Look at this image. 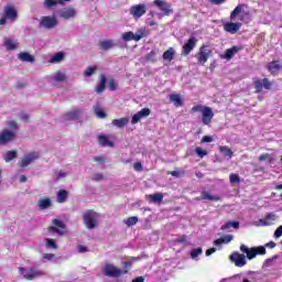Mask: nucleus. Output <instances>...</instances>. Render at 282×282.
Instances as JSON below:
<instances>
[{
	"label": "nucleus",
	"mask_w": 282,
	"mask_h": 282,
	"mask_svg": "<svg viewBox=\"0 0 282 282\" xmlns=\"http://www.w3.org/2000/svg\"><path fill=\"white\" fill-rule=\"evenodd\" d=\"M83 221L88 230H94L100 221V214L94 212V209H88L83 214Z\"/></svg>",
	"instance_id": "obj_1"
},
{
	"label": "nucleus",
	"mask_w": 282,
	"mask_h": 282,
	"mask_svg": "<svg viewBox=\"0 0 282 282\" xmlns=\"http://www.w3.org/2000/svg\"><path fill=\"white\" fill-rule=\"evenodd\" d=\"M19 272L26 281H34L39 276H45V272L35 267L20 268Z\"/></svg>",
	"instance_id": "obj_2"
},
{
	"label": "nucleus",
	"mask_w": 282,
	"mask_h": 282,
	"mask_svg": "<svg viewBox=\"0 0 282 282\" xmlns=\"http://www.w3.org/2000/svg\"><path fill=\"white\" fill-rule=\"evenodd\" d=\"M101 272L105 276H109L110 279H118V276H122V274H127V271L118 269L116 265L106 262L101 269Z\"/></svg>",
	"instance_id": "obj_3"
},
{
	"label": "nucleus",
	"mask_w": 282,
	"mask_h": 282,
	"mask_svg": "<svg viewBox=\"0 0 282 282\" xmlns=\"http://www.w3.org/2000/svg\"><path fill=\"white\" fill-rule=\"evenodd\" d=\"M240 252H243V254H247V259H249L250 261L254 259L258 254H265V247L260 246V247L248 248L246 245H241Z\"/></svg>",
	"instance_id": "obj_4"
},
{
	"label": "nucleus",
	"mask_w": 282,
	"mask_h": 282,
	"mask_svg": "<svg viewBox=\"0 0 282 282\" xmlns=\"http://www.w3.org/2000/svg\"><path fill=\"white\" fill-rule=\"evenodd\" d=\"M279 221V215L275 213H268L263 218H260L258 221L253 223V226L257 227H267L274 226Z\"/></svg>",
	"instance_id": "obj_5"
},
{
	"label": "nucleus",
	"mask_w": 282,
	"mask_h": 282,
	"mask_svg": "<svg viewBox=\"0 0 282 282\" xmlns=\"http://www.w3.org/2000/svg\"><path fill=\"white\" fill-rule=\"evenodd\" d=\"M250 15V9H248L247 4H238L230 14L231 21H235L237 17L239 21H245L246 17Z\"/></svg>",
	"instance_id": "obj_6"
},
{
	"label": "nucleus",
	"mask_w": 282,
	"mask_h": 282,
	"mask_svg": "<svg viewBox=\"0 0 282 282\" xmlns=\"http://www.w3.org/2000/svg\"><path fill=\"white\" fill-rule=\"evenodd\" d=\"M58 25V19L55 15H44L40 19V28L44 30H54Z\"/></svg>",
	"instance_id": "obj_7"
},
{
	"label": "nucleus",
	"mask_w": 282,
	"mask_h": 282,
	"mask_svg": "<svg viewBox=\"0 0 282 282\" xmlns=\"http://www.w3.org/2000/svg\"><path fill=\"white\" fill-rule=\"evenodd\" d=\"M14 140H17V131L4 129L0 132V147H6L10 142H14Z\"/></svg>",
	"instance_id": "obj_8"
},
{
	"label": "nucleus",
	"mask_w": 282,
	"mask_h": 282,
	"mask_svg": "<svg viewBox=\"0 0 282 282\" xmlns=\"http://www.w3.org/2000/svg\"><path fill=\"white\" fill-rule=\"evenodd\" d=\"M57 14L59 19H63L64 21H69L72 19H76V14H78V11L76 9L68 7L63 8L57 11Z\"/></svg>",
	"instance_id": "obj_9"
},
{
	"label": "nucleus",
	"mask_w": 282,
	"mask_h": 282,
	"mask_svg": "<svg viewBox=\"0 0 282 282\" xmlns=\"http://www.w3.org/2000/svg\"><path fill=\"white\" fill-rule=\"evenodd\" d=\"M196 58L198 65H206L208 58H210V50L206 48V46H202L196 55Z\"/></svg>",
	"instance_id": "obj_10"
},
{
	"label": "nucleus",
	"mask_w": 282,
	"mask_h": 282,
	"mask_svg": "<svg viewBox=\"0 0 282 282\" xmlns=\"http://www.w3.org/2000/svg\"><path fill=\"white\" fill-rule=\"evenodd\" d=\"M130 14L133 19H140L147 14V4H135L130 8Z\"/></svg>",
	"instance_id": "obj_11"
},
{
	"label": "nucleus",
	"mask_w": 282,
	"mask_h": 282,
	"mask_svg": "<svg viewBox=\"0 0 282 282\" xmlns=\"http://www.w3.org/2000/svg\"><path fill=\"white\" fill-rule=\"evenodd\" d=\"M230 261H232V263H235L237 268H243V265L248 263V261L246 260V256L239 252H234L230 256Z\"/></svg>",
	"instance_id": "obj_12"
},
{
	"label": "nucleus",
	"mask_w": 282,
	"mask_h": 282,
	"mask_svg": "<svg viewBox=\"0 0 282 282\" xmlns=\"http://www.w3.org/2000/svg\"><path fill=\"white\" fill-rule=\"evenodd\" d=\"M35 160H39V153L31 152L29 154H25L23 159L20 161V166L22 169H25V166H30L32 162H35Z\"/></svg>",
	"instance_id": "obj_13"
},
{
	"label": "nucleus",
	"mask_w": 282,
	"mask_h": 282,
	"mask_svg": "<svg viewBox=\"0 0 282 282\" xmlns=\"http://www.w3.org/2000/svg\"><path fill=\"white\" fill-rule=\"evenodd\" d=\"M153 4L156 6V8H159V10H161V12H164V14H166V17H169V14H171V12H173V10L171 9V4H169V2H166V0H154Z\"/></svg>",
	"instance_id": "obj_14"
},
{
	"label": "nucleus",
	"mask_w": 282,
	"mask_h": 282,
	"mask_svg": "<svg viewBox=\"0 0 282 282\" xmlns=\"http://www.w3.org/2000/svg\"><path fill=\"white\" fill-rule=\"evenodd\" d=\"M4 17L9 21H17V19H19V12H17L13 6H7L4 7Z\"/></svg>",
	"instance_id": "obj_15"
},
{
	"label": "nucleus",
	"mask_w": 282,
	"mask_h": 282,
	"mask_svg": "<svg viewBox=\"0 0 282 282\" xmlns=\"http://www.w3.org/2000/svg\"><path fill=\"white\" fill-rule=\"evenodd\" d=\"M213 118H215V113L213 112V108L206 107L202 113V122L203 124H210L213 122Z\"/></svg>",
	"instance_id": "obj_16"
},
{
	"label": "nucleus",
	"mask_w": 282,
	"mask_h": 282,
	"mask_svg": "<svg viewBox=\"0 0 282 282\" xmlns=\"http://www.w3.org/2000/svg\"><path fill=\"white\" fill-rule=\"evenodd\" d=\"M149 116H151V110L149 108H143L139 112L133 115L131 123L138 124V122H140L141 118H149Z\"/></svg>",
	"instance_id": "obj_17"
},
{
	"label": "nucleus",
	"mask_w": 282,
	"mask_h": 282,
	"mask_svg": "<svg viewBox=\"0 0 282 282\" xmlns=\"http://www.w3.org/2000/svg\"><path fill=\"white\" fill-rule=\"evenodd\" d=\"M195 45H197V39L192 36L187 41V43L184 44L183 46V54L184 56H188L193 50H195Z\"/></svg>",
	"instance_id": "obj_18"
},
{
	"label": "nucleus",
	"mask_w": 282,
	"mask_h": 282,
	"mask_svg": "<svg viewBox=\"0 0 282 282\" xmlns=\"http://www.w3.org/2000/svg\"><path fill=\"white\" fill-rule=\"evenodd\" d=\"M83 115V109L80 108H73L70 111L66 112L64 118L65 120H78Z\"/></svg>",
	"instance_id": "obj_19"
},
{
	"label": "nucleus",
	"mask_w": 282,
	"mask_h": 282,
	"mask_svg": "<svg viewBox=\"0 0 282 282\" xmlns=\"http://www.w3.org/2000/svg\"><path fill=\"white\" fill-rule=\"evenodd\" d=\"M122 41H126V43H129V41H140L142 39V33L138 34V33H133L131 31L129 32H124L121 35Z\"/></svg>",
	"instance_id": "obj_20"
},
{
	"label": "nucleus",
	"mask_w": 282,
	"mask_h": 282,
	"mask_svg": "<svg viewBox=\"0 0 282 282\" xmlns=\"http://www.w3.org/2000/svg\"><path fill=\"white\" fill-rule=\"evenodd\" d=\"M224 30L229 32V34H237L238 30H241V23L228 22L224 25Z\"/></svg>",
	"instance_id": "obj_21"
},
{
	"label": "nucleus",
	"mask_w": 282,
	"mask_h": 282,
	"mask_svg": "<svg viewBox=\"0 0 282 282\" xmlns=\"http://www.w3.org/2000/svg\"><path fill=\"white\" fill-rule=\"evenodd\" d=\"M242 47L241 46H232L231 48H227L221 56V58H226L227 61H230L235 54H238V52H241Z\"/></svg>",
	"instance_id": "obj_22"
},
{
	"label": "nucleus",
	"mask_w": 282,
	"mask_h": 282,
	"mask_svg": "<svg viewBox=\"0 0 282 282\" xmlns=\"http://www.w3.org/2000/svg\"><path fill=\"white\" fill-rule=\"evenodd\" d=\"M37 206L41 210H47V208H51L52 207V199L50 198H41L39 202H37Z\"/></svg>",
	"instance_id": "obj_23"
},
{
	"label": "nucleus",
	"mask_w": 282,
	"mask_h": 282,
	"mask_svg": "<svg viewBox=\"0 0 282 282\" xmlns=\"http://www.w3.org/2000/svg\"><path fill=\"white\" fill-rule=\"evenodd\" d=\"M62 61H65V53L58 52L50 58L48 63L56 65V63H62Z\"/></svg>",
	"instance_id": "obj_24"
},
{
	"label": "nucleus",
	"mask_w": 282,
	"mask_h": 282,
	"mask_svg": "<svg viewBox=\"0 0 282 282\" xmlns=\"http://www.w3.org/2000/svg\"><path fill=\"white\" fill-rule=\"evenodd\" d=\"M4 46L8 51H14L19 47V43L12 39H4Z\"/></svg>",
	"instance_id": "obj_25"
},
{
	"label": "nucleus",
	"mask_w": 282,
	"mask_h": 282,
	"mask_svg": "<svg viewBox=\"0 0 282 282\" xmlns=\"http://www.w3.org/2000/svg\"><path fill=\"white\" fill-rule=\"evenodd\" d=\"M234 237L232 235H226L223 236L214 241V246H221V243H230L232 241Z\"/></svg>",
	"instance_id": "obj_26"
},
{
	"label": "nucleus",
	"mask_w": 282,
	"mask_h": 282,
	"mask_svg": "<svg viewBox=\"0 0 282 282\" xmlns=\"http://www.w3.org/2000/svg\"><path fill=\"white\" fill-rule=\"evenodd\" d=\"M99 45H100L101 50H104L105 52L116 47L113 40H104V41L99 42Z\"/></svg>",
	"instance_id": "obj_27"
},
{
	"label": "nucleus",
	"mask_w": 282,
	"mask_h": 282,
	"mask_svg": "<svg viewBox=\"0 0 282 282\" xmlns=\"http://www.w3.org/2000/svg\"><path fill=\"white\" fill-rule=\"evenodd\" d=\"M127 124H129V118L127 117L112 120V126L118 129H122L123 127H127Z\"/></svg>",
	"instance_id": "obj_28"
},
{
	"label": "nucleus",
	"mask_w": 282,
	"mask_h": 282,
	"mask_svg": "<svg viewBox=\"0 0 282 282\" xmlns=\"http://www.w3.org/2000/svg\"><path fill=\"white\" fill-rule=\"evenodd\" d=\"M69 197V193L66 189H59L57 193V203L65 204Z\"/></svg>",
	"instance_id": "obj_29"
},
{
	"label": "nucleus",
	"mask_w": 282,
	"mask_h": 282,
	"mask_svg": "<svg viewBox=\"0 0 282 282\" xmlns=\"http://www.w3.org/2000/svg\"><path fill=\"white\" fill-rule=\"evenodd\" d=\"M18 58L22 61V63H34V56L30 55L28 52L20 53Z\"/></svg>",
	"instance_id": "obj_30"
},
{
	"label": "nucleus",
	"mask_w": 282,
	"mask_h": 282,
	"mask_svg": "<svg viewBox=\"0 0 282 282\" xmlns=\"http://www.w3.org/2000/svg\"><path fill=\"white\" fill-rule=\"evenodd\" d=\"M66 78L67 76L63 72H56L55 74L51 75V80H54V83H64Z\"/></svg>",
	"instance_id": "obj_31"
},
{
	"label": "nucleus",
	"mask_w": 282,
	"mask_h": 282,
	"mask_svg": "<svg viewBox=\"0 0 282 282\" xmlns=\"http://www.w3.org/2000/svg\"><path fill=\"white\" fill-rule=\"evenodd\" d=\"M43 242L47 250H57L58 248V245H56V241L52 238H44Z\"/></svg>",
	"instance_id": "obj_32"
},
{
	"label": "nucleus",
	"mask_w": 282,
	"mask_h": 282,
	"mask_svg": "<svg viewBox=\"0 0 282 282\" xmlns=\"http://www.w3.org/2000/svg\"><path fill=\"white\" fill-rule=\"evenodd\" d=\"M106 85H107V77H105V75H101L100 76V80H99V83H98V85L96 87V91L98 94H102L105 91Z\"/></svg>",
	"instance_id": "obj_33"
},
{
	"label": "nucleus",
	"mask_w": 282,
	"mask_h": 282,
	"mask_svg": "<svg viewBox=\"0 0 282 282\" xmlns=\"http://www.w3.org/2000/svg\"><path fill=\"white\" fill-rule=\"evenodd\" d=\"M67 1L72 0H44V8H54L55 6H58V3L63 4Z\"/></svg>",
	"instance_id": "obj_34"
},
{
	"label": "nucleus",
	"mask_w": 282,
	"mask_h": 282,
	"mask_svg": "<svg viewBox=\"0 0 282 282\" xmlns=\"http://www.w3.org/2000/svg\"><path fill=\"white\" fill-rule=\"evenodd\" d=\"M268 69L269 72H271L272 74H276V72H279L280 69H282V64L279 62H270L268 65Z\"/></svg>",
	"instance_id": "obj_35"
},
{
	"label": "nucleus",
	"mask_w": 282,
	"mask_h": 282,
	"mask_svg": "<svg viewBox=\"0 0 282 282\" xmlns=\"http://www.w3.org/2000/svg\"><path fill=\"white\" fill-rule=\"evenodd\" d=\"M174 56H175V48L170 47L167 51H165L163 53V61H169V63H171V61H173Z\"/></svg>",
	"instance_id": "obj_36"
},
{
	"label": "nucleus",
	"mask_w": 282,
	"mask_h": 282,
	"mask_svg": "<svg viewBox=\"0 0 282 282\" xmlns=\"http://www.w3.org/2000/svg\"><path fill=\"white\" fill-rule=\"evenodd\" d=\"M96 72H98V66H88L84 70V76H85V78H91V76H94V74H96Z\"/></svg>",
	"instance_id": "obj_37"
},
{
	"label": "nucleus",
	"mask_w": 282,
	"mask_h": 282,
	"mask_svg": "<svg viewBox=\"0 0 282 282\" xmlns=\"http://www.w3.org/2000/svg\"><path fill=\"white\" fill-rule=\"evenodd\" d=\"M98 142L101 147H110L113 148V142L109 141V138L105 135H99Z\"/></svg>",
	"instance_id": "obj_38"
},
{
	"label": "nucleus",
	"mask_w": 282,
	"mask_h": 282,
	"mask_svg": "<svg viewBox=\"0 0 282 282\" xmlns=\"http://www.w3.org/2000/svg\"><path fill=\"white\" fill-rule=\"evenodd\" d=\"M202 199H206L207 202H219V196H213L210 193L203 191Z\"/></svg>",
	"instance_id": "obj_39"
},
{
	"label": "nucleus",
	"mask_w": 282,
	"mask_h": 282,
	"mask_svg": "<svg viewBox=\"0 0 282 282\" xmlns=\"http://www.w3.org/2000/svg\"><path fill=\"white\" fill-rule=\"evenodd\" d=\"M230 228H235L237 230V228H239V221H228L225 223L220 230H230Z\"/></svg>",
	"instance_id": "obj_40"
},
{
	"label": "nucleus",
	"mask_w": 282,
	"mask_h": 282,
	"mask_svg": "<svg viewBox=\"0 0 282 282\" xmlns=\"http://www.w3.org/2000/svg\"><path fill=\"white\" fill-rule=\"evenodd\" d=\"M170 100L173 102L176 107H182V97L177 94L170 95Z\"/></svg>",
	"instance_id": "obj_41"
},
{
	"label": "nucleus",
	"mask_w": 282,
	"mask_h": 282,
	"mask_svg": "<svg viewBox=\"0 0 282 282\" xmlns=\"http://www.w3.org/2000/svg\"><path fill=\"white\" fill-rule=\"evenodd\" d=\"M148 198L150 199V202H153V204H158L162 202V199H164V195L156 193L154 195H149Z\"/></svg>",
	"instance_id": "obj_42"
},
{
	"label": "nucleus",
	"mask_w": 282,
	"mask_h": 282,
	"mask_svg": "<svg viewBox=\"0 0 282 282\" xmlns=\"http://www.w3.org/2000/svg\"><path fill=\"white\" fill-rule=\"evenodd\" d=\"M219 151H220V153H223V155H225V158H228L229 160L232 158V152L230 151V148L220 147Z\"/></svg>",
	"instance_id": "obj_43"
},
{
	"label": "nucleus",
	"mask_w": 282,
	"mask_h": 282,
	"mask_svg": "<svg viewBox=\"0 0 282 282\" xmlns=\"http://www.w3.org/2000/svg\"><path fill=\"white\" fill-rule=\"evenodd\" d=\"M17 158V151H8L4 155V161L6 162H12Z\"/></svg>",
	"instance_id": "obj_44"
},
{
	"label": "nucleus",
	"mask_w": 282,
	"mask_h": 282,
	"mask_svg": "<svg viewBox=\"0 0 282 282\" xmlns=\"http://www.w3.org/2000/svg\"><path fill=\"white\" fill-rule=\"evenodd\" d=\"M206 109V106L196 105L192 107L193 113H204V110Z\"/></svg>",
	"instance_id": "obj_45"
},
{
	"label": "nucleus",
	"mask_w": 282,
	"mask_h": 282,
	"mask_svg": "<svg viewBox=\"0 0 282 282\" xmlns=\"http://www.w3.org/2000/svg\"><path fill=\"white\" fill-rule=\"evenodd\" d=\"M94 111H95V115L97 116V118H107V113L102 110V109H100V108H98V107H94Z\"/></svg>",
	"instance_id": "obj_46"
},
{
	"label": "nucleus",
	"mask_w": 282,
	"mask_h": 282,
	"mask_svg": "<svg viewBox=\"0 0 282 282\" xmlns=\"http://www.w3.org/2000/svg\"><path fill=\"white\" fill-rule=\"evenodd\" d=\"M254 88H256V94H260V91L263 90V83L261 80L257 79L253 82Z\"/></svg>",
	"instance_id": "obj_47"
},
{
	"label": "nucleus",
	"mask_w": 282,
	"mask_h": 282,
	"mask_svg": "<svg viewBox=\"0 0 282 282\" xmlns=\"http://www.w3.org/2000/svg\"><path fill=\"white\" fill-rule=\"evenodd\" d=\"M202 252H204V250L202 249V247H198L196 249H193L192 252H191V257L192 259H197V257L199 254H202Z\"/></svg>",
	"instance_id": "obj_48"
},
{
	"label": "nucleus",
	"mask_w": 282,
	"mask_h": 282,
	"mask_svg": "<svg viewBox=\"0 0 282 282\" xmlns=\"http://www.w3.org/2000/svg\"><path fill=\"white\" fill-rule=\"evenodd\" d=\"M124 224H127L128 226H135L138 224V217H129L127 220H124Z\"/></svg>",
	"instance_id": "obj_49"
},
{
	"label": "nucleus",
	"mask_w": 282,
	"mask_h": 282,
	"mask_svg": "<svg viewBox=\"0 0 282 282\" xmlns=\"http://www.w3.org/2000/svg\"><path fill=\"white\" fill-rule=\"evenodd\" d=\"M195 153L198 155V158H204L205 155H208V152L206 150H203L200 147H197L195 149Z\"/></svg>",
	"instance_id": "obj_50"
},
{
	"label": "nucleus",
	"mask_w": 282,
	"mask_h": 282,
	"mask_svg": "<svg viewBox=\"0 0 282 282\" xmlns=\"http://www.w3.org/2000/svg\"><path fill=\"white\" fill-rule=\"evenodd\" d=\"M67 175H69V172L62 170L56 173L55 180H64V177H67Z\"/></svg>",
	"instance_id": "obj_51"
},
{
	"label": "nucleus",
	"mask_w": 282,
	"mask_h": 282,
	"mask_svg": "<svg viewBox=\"0 0 282 282\" xmlns=\"http://www.w3.org/2000/svg\"><path fill=\"white\" fill-rule=\"evenodd\" d=\"M229 180H230L231 184H239L241 182V180L239 178V176L237 174H230Z\"/></svg>",
	"instance_id": "obj_52"
},
{
	"label": "nucleus",
	"mask_w": 282,
	"mask_h": 282,
	"mask_svg": "<svg viewBox=\"0 0 282 282\" xmlns=\"http://www.w3.org/2000/svg\"><path fill=\"white\" fill-rule=\"evenodd\" d=\"M53 224H54V226H56L57 228H61L62 230H65V223H63V220L53 219Z\"/></svg>",
	"instance_id": "obj_53"
},
{
	"label": "nucleus",
	"mask_w": 282,
	"mask_h": 282,
	"mask_svg": "<svg viewBox=\"0 0 282 282\" xmlns=\"http://www.w3.org/2000/svg\"><path fill=\"white\" fill-rule=\"evenodd\" d=\"M273 237H274V239H281V237H282V225L279 226V227L275 229V231H274V234H273Z\"/></svg>",
	"instance_id": "obj_54"
},
{
	"label": "nucleus",
	"mask_w": 282,
	"mask_h": 282,
	"mask_svg": "<svg viewBox=\"0 0 282 282\" xmlns=\"http://www.w3.org/2000/svg\"><path fill=\"white\" fill-rule=\"evenodd\" d=\"M77 251H78L80 254H84L85 252H89V248H88L87 246L78 245V246H77Z\"/></svg>",
	"instance_id": "obj_55"
},
{
	"label": "nucleus",
	"mask_w": 282,
	"mask_h": 282,
	"mask_svg": "<svg viewBox=\"0 0 282 282\" xmlns=\"http://www.w3.org/2000/svg\"><path fill=\"white\" fill-rule=\"evenodd\" d=\"M48 232H56L57 235H65V232L62 229H58L57 227H50Z\"/></svg>",
	"instance_id": "obj_56"
},
{
	"label": "nucleus",
	"mask_w": 282,
	"mask_h": 282,
	"mask_svg": "<svg viewBox=\"0 0 282 282\" xmlns=\"http://www.w3.org/2000/svg\"><path fill=\"white\" fill-rule=\"evenodd\" d=\"M262 87H264V89H271L272 84L270 83V79L264 78V79L262 80Z\"/></svg>",
	"instance_id": "obj_57"
},
{
	"label": "nucleus",
	"mask_w": 282,
	"mask_h": 282,
	"mask_svg": "<svg viewBox=\"0 0 282 282\" xmlns=\"http://www.w3.org/2000/svg\"><path fill=\"white\" fill-rule=\"evenodd\" d=\"M42 259L44 261H52V259H54V254L53 253H43Z\"/></svg>",
	"instance_id": "obj_58"
},
{
	"label": "nucleus",
	"mask_w": 282,
	"mask_h": 282,
	"mask_svg": "<svg viewBox=\"0 0 282 282\" xmlns=\"http://www.w3.org/2000/svg\"><path fill=\"white\" fill-rule=\"evenodd\" d=\"M109 89L110 91H116V89H118V85L116 84L115 80L109 82Z\"/></svg>",
	"instance_id": "obj_59"
},
{
	"label": "nucleus",
	"mask_w": 282,
	"mask_h": 282,
	"mask_svg": "<svg viewBox=\"0 0 282 282\" xmlns=\"http://www.w3.org/2000/svg\"><path fill=\"white\" fill-rule=\"evenodd\" d=\"M91 178L94 182H100V180H102V174H100V173L93 174Z\"/></svg>",
	"instance_id": "obj_60"
},
{
	"label": "nucleus",
	"mask_w": 282,
	"mask_h": 282,
	"mask_svg": "<svg viewBox=\"0 0 282 282\" xmlns=\"http://www.w3.org/2000/svg\"><path fill=\"white\" fill-rule=\"evenodd\" d=\"M94 162H97L98 164H105V156H95Z\"/></svg>",
	"instance_id": "obj_61"
},
{
	"label": "nucleus",
	"mask_w": 282,
	"mask_h": 282,
	"mask_svg": "<svg viewBox=\"0 0 282 282\" xmlns=\"http://www.w3.org/2000/svg\"><path fill=\"white\" fill-rule=\"evenodd\" d=\"M133 169H134V171H138V172L142 171V169H143L142 163H140V162L134 163Z\"/></svg>",
	"instance_id": "obj_62"
},
{
	"label": "nucleus",
	"mask_w": 282,
	"mask_h": 282,
	"mask_svg": "<svg viewBox=\"0 0 282 282\" xmlns=\"http://www.w3.org/2000/svg\"><path fill=\"white\" fill-rule=\"evenodd\" d=\"M9 127L10 129H13V131H17V129L19 128L15 121H9Z\"/></svg>",
	"instance_id": "obj_63"
},
{
	"label": "nucleus",
	"mask_w": 282,
	"mask_h": 282,
	"mask_svg": "<svg viewBox=\"0 0 282 282\" xmlns=\"http://www.w3.org/2000/svg\"><path fill=\"white\" fill-rule=\"evenodd\" d=\"M202 142H203V143L213 142V137L205 135V137H203Z\"/></svg>",
	"instance_id": "obj_64"
}]
</instances>
